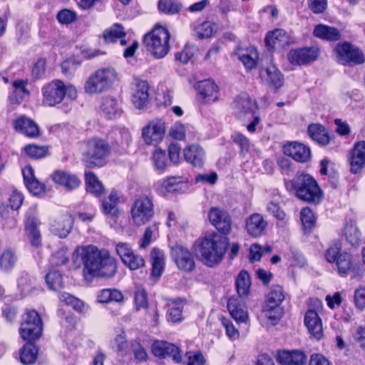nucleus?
<instances>
[{
	"instance_id": "nucleus-58",
	"label": "nucleus",
	"mask_w": 365,
	"mask_h": 365,
	"mask_svg": "<svg viewBox=\"0 0 365 365\" xmlns=\"http://www.w3.org/2000/svg\"><path fill=\"white\" fill-rule=\"evenodd\" d=\"M185 125L180 123H175L169 130V135L175 140H182L185 137Z\"/></svg>"
},
{
	"instance_id": "nucleus-60",
	"label": "nucleus",
	"mask_w": 365,
	"mask_h": 365,
	"mask_svg": "<svg viewBox=\"0 0 365 365\" xmlns=\"http://www.w3.org/2000/svg\"><path fill=\"white\" fill-rule=\"evenodd\" d=\"M195 48L193 46H185L184 49L176 54V59L182 63H187L194 56Z\"/></svg>"
},
{
	"instance_id": "nucleus-56",
	"label": "nucleus",
	"mask_w": 365,
	"mask_h": 365,
	"mask_svg": "<svg viewBox=\"0 0 365 365\" xmlns=\"http://www.w3.org/2000/svg\"><path fill=\"white\" fill-rule=\"evenodd\" d=\"M277 31H282V29H277L271 32H268L265 38V44L269 51L278 48L281 38L277 35Z\"/></svg>"
},
{
	"instance_id": "nucleus-36",
	"label": "nucleus",
	"mask_w": 365,
	"mask_h": 365,
	"mask_svg": "<svg viewBox=\"0 0 365 365\" xmlns=\"http://www.w3.org/2000/svg\"><path fill=\"white\" fill-rule=\"evenodd\" d=\"M101 110L109 118L115 117L120 112L117 100L111 96H106L102 98Z\"/></svg>"
},
{
	"instance_id": "nucleus-5",
	"label": "nucleus",
	"mask_w": 365,
	"mask_h": 365,
	"mask_svg": "<svg viewBox=\"0 0 365 365\" xmlns=\"http://www.w3.org/2000/svg\"><path fill=\"white\" fill-rule=\"evenodd\" d=\"M110 146L107 141L100 138H92L83 142L82 155L89 167L101 166L103 160L108 155Z\"/></svg>"
},
{
	"instance_id": "nucleus-4",
	"label": "nucleus",
	"mask_w": 365,
	"mask_h": 365,
	"mask_svg": "<svg viewBox=\"0 0 365 365\" xmlns=\"http://www.w3.org/2000/svg\"><path fill=\"white\" fill-rule=\"evenodd\" d=\"M170 33L165 28L156 26L145 35L143 43L147 50L157 58H163L170 50Z\"/></svg>"
},
{
	"instance_id": "nucleus-49",
	"label": "nucleus",
	"mask_w": 365,
	"mask_h": 365,
	"mask_svg": "<svg viewBox=\"0 0 365 365\" xmlns=\"http://www.w3.org/2000/svg\"><path fill=\"white\" fill-rule=\"evenodd\" d=\"M153 160L158 170H164L167 166V156L165 151L156 148L153 153Z\"/></svg>"
},
{
	"instance_id": "nucleus-61",
	"label": "nucleus",
	"mask_w": 365,
	"mask_h": 365,
	"mask_svg": "<svg viewBox=\"0 0 365 365\" xmlns=\"http://www.w3.org/2000/svg\"><path fill=\"white\" fill-rule=\"evenodd\" d=\"M76 18V13L69 9H63L57 14L58 21L64 24H68L73 22Z\"/></svg>"
},
{
	"instance_id": "nucleus-64",
	"label": "nucleus",
	"mask_w": 365,
	"mask_h": 365,
	"mask_svg": "<svg viewBox=\"0 0 365 365\" xmlns=\"http://www.w3.org/2000/svg\"><path fill=\"white\" fill-rule=\"evenodd\" d=\"M354 341L359 346L365 349V326H359L353 334Z\"/></svg>"
},
{
	"instance_id": "nucleus-10",
	"label": "nucleus",
	"mask_w": 365,
	"mask_h": 365,
	"mask_svg": "<svg viewBox=\"0 0 365 365\" xmlns=\"http://www.w3.org/2000/svg\"><path fill=\"white\" fill-rule=\"evenodd\" d=\"M152 199L145 195L138 197L130 209V220L133 225L142 226L148 222L154 215Z\"/></svg>"
},
{
	"instance_id": "nucleus-35",
	"label": "nucleus",
	"mask_w": 365,
	"mask_h": 365,
	"mask_svg": "<svg viewBox=\"0 0 365 365\" xmlns=\"http://www.w3.org/2000/svg\"><path fill=\"white\" fill-rule=\"evenodd\" d=\"M182 4L176 0H159L158 9L160 13L165 15H174L180 11Z\"/></svg>"
},
{
	"instance_id": "nucleus-1",
	"label": "nucleus",
	"mask_w": 365,
	"mask_h": 365,
	"mask_svg": "<svg viewBox=\"0 0 365 365\" xmlns=\"http://www.w3.org/2000/svg\"><path fill=\"white\" fill-rule=\"evenodd\" d=\"M83 263V274L86 280L94 277L110 279L118 269V262L108 250L95 245L78 247L74 252Z\"/></svg>"
},
{
	"instance_id": "nucleus-55",
	"label": "nucleus",
	"mask_w": 365,
	"mask_h": 365,
	"mask_svg": "<svg viewBox=\"0 0 365 365\" xmlns=\"http://www.w3.org/2000/svg\"><path fill=\"white\" fill-rule=\"evenodd\" d=\"M134 301L136 311L148 307L147 293L143 288H138L134 294Z\"/></svg>"
},
{
	"instance_id": "nucleus-27",
	"label": "nucleus",
	"mask_w": 365,
	"mask_h": 365,
	"mask_svg": "<svg viewBox=\"0 0 365 365\" xmlns=\"http://www.w3.org/2000/svg\"><path fill=\"white\" fill-rule=\"evenodd\" d=\"M185 160L195 167H202L205 160L203 149L198 145H191L184 149Z\"/></svg>"
},
{
	"instance_id": "nucleus-22",
	"label": "nucleus",
	"mask_w": 365,
	"mask_h": 365,
	"mask_svg": "<svg viewBox=\"0 0 365 365\" xmlns=\"http://www.w3.org/2000/svg\"><path fill=\"white\" fill-rule=\"evenodd\" d=\"M227 309L232 317L238 323L247 322L249 316L245 303L239 298L231 297L227 302Z\"/></svg>"
},
{
	"instance_id": "nucleus-48",
	"label": "nucleus",
	"mask_w": 365,
	"mask_h": 365,
	"mask_svg": "<svg viewBox=\"0 0 365 365\" xmlns=\"http://www.w3.org/2000/svg\"><path fill=\"white\" fill-rule=\"evenodd\" d=\"M215 24L210 21H205L195 28V33L198 38H210L213 35Z\"/></svg>"
},
{
	"instance_id": "nucleus-41",
	"label": "nucleus",
	"mask_w": 365,
	"mask_h": 365,
	"mask_svg": "<svg viewBox=\"0 0 365 365\" xmlns=\"http://www.w3.org/2000/svg\"><path fill=\"white\" fill-rule=\"evenodd\" d=\"M183 304L180 301H170L168 304V321L178 322L181 320Z\"/></svg>"
},
{
	"instance_id": "nucleus-43",
	"label": "nucleus",
	"mask_w": 365,
	"mask_h": 365,
	"mask_svg": "<svg viewBox=\"0 0 365 365\" xmlns=\"http://www.w3.org/2000/svg\"><path fill=\"white\" fill-rule=\"evenodd\" d=\"M162 187L167 192H180L186 187V183L181 177H170L163 181Z\"/></svg>"
},
{
	"instance_id": "nucleus-13",
	"label": "nucleus",
	"mask_w": 365,
	"mask_h": 365,
	"mask_svg": "<svg viewBox=\"0 0 365 365\" xmlns=\"http://www.w3.org/2000/svg\"><path fill=\"white\" fill-rule=\"evenodd\" d=\"M170 255L179 269L185 272H190L194 269L195 267L194 258L188 249L177 245L171 248Z\"/></svg>"
},
{
	"instance_id": "nucleus-52",
	"label": "nucleus",
	"mask_w": 365,
	"mask_h": 365,
	"mask_svg": "<svg viewBox=\"0 0 365 365\" xmlns=\"http://www.w3.org/2000/svg\"><path fill=\"white\" fill-rule=\"evenodd\" d=\"M123 262L131 270L138 269L143 267L145 264L144 259L141 256L135 254L134 252Z\"/></svg>"
},
{
	"instance_id": "nucleus-8",
	"label": "nucleus",
	"mask_w": 365,
	"mask_h": 365,
	"mask_svg": "<svg viewBox=\"0 0 365 365\" xmlns=\"http://www.w3.org/2000/svg\"><path fill=\"white\" fill-rule=\"evenodd\" d=\"M43 331V322L35 310H26L23 316L19 329L21 338L24 341H36L38 339Z\"/></svg>"
},
{
	"instance_id": "nucleus-15",
	"label": "nucleus",
	"mask_w": 365,
	"mask_h": 365,
	"mask_svg": "<svg viewBox=\"0 0 365 365\" xmlns=\"http://www.w3.org/2000/svg\"><path fill=\"white\" fill-rule=\"evenodd\" d=\"M209 220L220 232L227 234L231 230L232 220L228 212L217 207L210 208Z\"/></svg>"
},
{
	"instance_id": "nucleus-21",
	"label": "nucleus",
	"mask_w": 365,
	"mask_h": 365,
	"mask_svg": "<svg viewBox=\"0 0 365 365\" xmlns=\"http://www.w3.org/2000/svg\"><path fill=\"white\" fill-rule=\"evenodd\" d=\"M351 172L356 174L359 173L365 165V141L357 142L352 150L349 159Z\"/></svg>"
},
{
	"instance_id": "nucleus-29",
	"label": "nucleus",
	"mask_w": 365,
	"mask_h": 365,
	"mask_svg": "<svg viewBox=\"0 0 365 365\" xmlns=\"http://www.w3.org/2000/svg\"><path fill=\"white\" fill-rule=\"evenodd\" d=\"M313 35L328 41H336L341 38V33L337 29L321 24L315 26Z\"/></svg>"
},
{
	"instance_id": "nucleus-23",
	"label": "nucleus",
	"mask_w": 365,
	"mask_h": 365,
	"mask_svg": "<svg viewBox=\"0 0 365 365\" xmlns=\"http://www.w3.org/2000/svg\"><path fill=\"white\" fill-rule=\"evenodd\" d=\"M51 178L55 183L64 187L68 190H74L81 184V180L76 175L62 170L55 171L51 175Z\"/></svg>"
},
{
	"instance_id": "nucleus-34",
	"label": "nucleus",
	"mask_w": 365,
	"mask_h": 365,
	"mask_svg": "<svg viewBox=\"0 0 365 365\" xmlns=\"http://www.w3.org/2000/svg\"><path fill=\"white\" fill-rule=\"evenodd\" d=\"M250 277L249 273L245 271H241L235 280V286L237 294L240 297H246L249 292L250 287Z\"/></svg>"
},
{
	"instance_id": "nucleus-30",
	"label": "nucleus",
	"mask_w": 365,
	"mask_h": 365,
	"mask_svg": "<svg viewBox=\"0 0 365 365\" xmlns=\"http://www.w3.org/2000/svg\"><path fill=\"white\" fill-rule=\"evenodd\" d=\"M198 90L206 103L214 102L217 99V86L210 79L200 81Z\"/></svg>"
},
{
	"instance_id": "nucleus-11",
	"label": "nucleus",
	"mask_w": 365,
	"mask_h": 365,
	"mask_svg": "<svg viewBox=\"0 0 365 365\" xmlns=\"http://www.w3.org/2000/svg\"><path fill=\"white\" fill-rule=\"evenodd\" d=\"M322 197V190L311 175L302 174L298 176V198L309 202L319 203Z\"/></svg>"
},
{
	"instance_id": "nucleus-40",
	"label": "nucleus",
	"mask_w": 365,
	"mask_h": 365,
	"mask_svg": "<svg viewBox=\"0 0 365 365\" xmlns=\"http://www.w3.org/2000/svg\"><path fill=\"white\" fill-rule=\"evenodd\" d=\"M336 264L339 273L341 275H346L352 269V257L346 252H342L340 254Z\"/></svg>"
},
{
	"instance_id": "nucleus-50",
	"label": "nucleus",
	"mask_w": 365,
	"mask_h": 365,
	"mask_svg": "<svg viewBox=\"0 0 365 365\" xmlns=\"http://www.w3.org/2000/svg\"><path fill=\"white\" fill-rule=\"evenodd\" d=\"M16 260L14 253L11 250H6L0 257V267L4 270H9L14 266Z\"/></svg>"
},
{
	"instance_id": "nucleus-25",
	"label": "nucleus",
	"mask_w": 365,
	"mask_h": 365,
	"mask_svg": "<svg viewBox=\"0 0 365 365\" xmlns=\"http://www.w3.org/2000/svg\"><path fill=\"white\" fill-rule=\"evenodd\" d=\"M39 222L36 217H29L25 222V231L30 244L33 247H38L41 245V237L38 229Z\"/></svg>"
},
{
	"instance_id": "nucleus-2",
	"label": "nucleus",
	"mask_w": 365,
	"mask_h": 365,
	"mask_svg": "<svg viewBox=\"0 0 365 365\" xmlns=\"http://www.w3.org/2000/svg\"><path fill=\"white\" fill-rule=\"evenodd\" d=\"M229 242L227 237L212 233L199 238L193 245V252L197 258L205 266H217L227 252Z\"/></svg>"
},
{
	"instance_id": "nucleus-26",
	"label": "nucleus",
	"mask_w": 365,
	"mask_h": 365,
	"mask_svg": "<svg viewBox=\"0 0 365 365\" xmlns=\"http://www.w3.org/2000/svg\"><path fill=\"white\" fill-rule=\"evenodd\" d=\"M73 224V219L71 215L65 214L57 219L52 225L51 230L53 234L61 238H64L70 233Z\"/></svg>"
},
{
	"instance_id": "nucleus-24",
	"label": "nucleus",
	"mask_w": 365,
	"mask_h": 365,
	"mask_svg": "<svg viewBox=\"0 0 365 365\" xmlns=\"http://www.w3.org/2000/svg\"><path fill=\"white\" fill-rule=\"evenodd\" d=\"M307 134L320 145H327L331 140L328 130L319 123H312L307 128Z\"/></svg>"
},
{
	"instance_id": "nucleus-20",
	"label": "nucleus",
	"mask_w": 365,
	"mask_h": 365,
	"mask_svg": "<svg viewBox=\"0 0 365 365\" xmlns=\"http://www.w3.org/2000/svg\"><path fill=\"white\" fill-rule=\"evenodd\" d=\"M304 324L312 337L320 340L323 337L322 322L318 313L307 312L304 316Z\"/></svg>"
},
{
	"instance_id": "nucleus-59",
	"label": "nucleus",
	"mask_w": 365,
	"mask_h": 365,
	"mask_svg": "<svg viewBox=\"0 0 365 365\" xmlns=\"http://www.w3.org/2000/svg\"><path fill=\"white\" fill-rule=\"evenodd\" d=\"M308 6L314 14H322L327 8V0H308Z\"/></svg>"
},
{
	"instance_id": "nucleus-57",
	"label": "nucleus",
	"mask_w": 365,
	"mask_h": 365,
	"mask_svg": "<svg viewBox=\"0 0 365 365\" xmlns=\"http://www.w3.org/2000/svg\"><path fill=\"white\" fill-rule=\"evenodd\" d=\"M130 346L136 360L138 361H145L148 359V353L139 341L136 340L133 341Z\"/></svg>"
},
{
	"instance_id": "nucleus-37",
	"label": "nucleus",
	"mask_w": 365,
	"mask_h": 365,
	"mask_svg": "<svg viewBox=\"0 0 365 365\" xmlns=\"http://www.w3.org/2000/svg\"><path fill=\"white\" fill-rule=\"evenodd\" d=\"M319 49L317 47H305L298 50V64L309 63L317 59Z\"/></svg>"
},
{
	"instance_id": "nucleus-7",
	"label": "nucleus",
	"mask_w": 365,
	"mask_h": 365,
	"mask_svg": "<svg viewBox=\"0 0 365 365\" xmlns=\"http://www.w3.org/2000/svg\"><path fill=\"white\" fill-rule=\"evenodd\" d=\"M232 109L235 115L239 119H250L253 118L252 121L247 125V128L250 132H255L257 125L259 123L260 118L256 115L257 106L255 101L247 93L240 94L232 103Z\"/></svg>"
},
{
	"instance_id": "nucleus-39",
	"label": "nucleus",
	"mask_w": 365,
	"mask_h": 365,
	"mask_svg": "<svg viewBox=\"0 0 365 365\" xmlns=\"http://www.w3.org/2000/svg\"><path fill=\"white\" fill-rule=\"evenodd\" d=\"M344 235L346 241L351 245H358L360 241L361 233L354 222L350 221L345 225Z\"/></svg>"
},
{
	"instance_id": "nucleus-18",
	"label": "nucleus",
	"mask_w": 365,
	"mask_h": 365,
	"mask_svg": "<svg viewBox=\"0 0 365 365\" xmlns=\"http://www.w3.org/2000/svg\"><path fill=\"white\" fill-rule=\"evenodd\" d=\"M132 101L138 109L144 108L149 101V84L148 81L136 78L132 95Z\"/></svg>"
},
{
	"instance_id": "nucleus-38",
	"label": "nucleus",
	"mask_w": 365,
	"mask_h": 365,
	"mask_svg": "<svg viewBox=\"0 0 365 365\" xmlns=\"http://www.w3.org/2000/svg\"><path fill=\"white\" fill-rule=\"evenodd\" d=\"M119 202L117 193L112 192L108 199L102 202V208L104 214L111 217H115L118 215V203Z\"/></svg>"
},
{
	"instance_id": "nucleus-51",
	"label": "nucleus",
	"mask_w": 365,
	"mask_h": 365,
	"mask_svg": "<svg viewBox=\"0 0 365 365\" xmlns=\"http://www.w3.org/2000/svg\"><path fill=\"white\" fill-rule=\"evenodd\" d=\"M51 262L53 266H61L68 262L67 248L62 247L56 251L51 257Z\"/></svg>"
},
{
	"instance_id": "nucleus-3",
	"label": "nucleus",
	"mask_w": 365,
	"mask_h": 365,
	"mask_svg": "<svg viewBox=\"0 0 365 365\" xmlns=\"http://www.w3.org/2000/svg\"><path fill=\"white\" fill-rule=\"evenodd\" d=\"M118 79V73L111 66L100 68L93 72L84 83L87 94H100L108 91Z\"/></svg>"
},
{
	"instance_id": "nucleus-47",
	"label": "nucleus",
	"mask_w": 365,
	"mask_h": 365,
	"mask_svg": "<svg viewBox=\"0 0 365 365\" xmlns=\"http://www.w3.org/2000/svg\"><path fill=\"white\" fill-rule=\"evenodd\" d=\"M46 282L52 290H58L63 287V278L58 271H51L46 276Z\"/></svg>"
},
{
	"instance_id": "nucleus-16",
	"label": "nucleus",
	"mask_w": 365,
	"mask_h": 365,
	"mask_svg": "<svg viewBox=\"0 0 365 365\" xmlns=\"http://www.w3.org/2000/svg\"><path fill=\"white\" fill-rule=\"evenodd\" d=\"M262 81L274 91L278 90L284 84V77L279 70L273 64L262 67L259 70Z\"/></svg>"
},
{
	"instance_id": "nucleus-28",
	"label": "nucleus",
	"mask_w": 365,
	"mask_h": 365,
	"mask_svg": "<svg viewBox=\"0 0 365 365\" xmlns=\"http://www.w3.org/2000/svg\"><path fill=\"white\" fill-rule=\"evenodd\" d=\"M14 128L29 137H36L39 135L38 125L29 118L21 116L14 121Z\"/></svg>"
},
{
	"instance_id": "nucleus-31",
	"label": "nucleus",
	"mask_w": 365,
	"mask_h": 365,
	"mask_svg": "<svg viewBox=\"0 0 365 365\" xmlns=\"http://www.w3.org/2000/svg\"><path fill=\"white\" fill-rule=\"evenodd\" d=\"M150 262L152 264L151 275L158 278L164 270L165 256L163 251L157 248L153 249L150 252Z\"/></svg>"
},
{
	"instance_id": "nucleus-44",
	"label": "nucleus",
	"mask_w": 365,
	"mask_h": 365,
	"mask_svg": "<svg viewBox=\"0 0 365 365\" xmlns=\"http://www.w3.org/2000/svg\"><path fill=\"white\" fill-rule=\"evenodd\" d=\"M277 361L281 365H297V351L284 349L278 351Z\"/></svg>"
},
{
	"instance_id": "nucleus-63",
	"label": "nucleus",
	"mask_w": 365,
	"mask_h": 365,
	"mask_svg": "<svg viewBox=\"0 0 365 365\" xmlns=\"http://www.w3.org/2000/svg\"><path fill=\"white\" fill-rule=\"evenodd\" d=\"M186 356L188 359L187 365H204L205 359L200 352L187 351Z\"/></svg>"
},
{
	"instance_id": "nucleus-42",
	"label": "nucleus",
	"mask_w": 365,
	"mask_h": 365,
	"mask_svg": "<svg viewBox=\"0 0 365 365\" xmlns=\"http://www.w3.org/2000/svg\"><path fill=\"white\" fill-rule=\"evenodd\" d=\"M125 36V32L122 25L115 24L103 33V38L106 43L115 41L118 38H121Z\"/></svg>"
},
{
	"instance_id": "nucleus-17",
	"label": "nucleus",
	"mask_w": 365,
	"mask_h": 365,
	"mask_svg": "<svg viewBox=\"0 0 365 365\" xmlns=\"http://www.w3.org/2000/svg\"><path fill=\"white\" fill-rule=\"evenodd\" d=\"M268 222L259 213H253L245 219V229L247 233L255 238L261 237L267 230Z\"/></svg>"
},
{
	"instance_id": "nucleus-53",
	"label": "nucleus",
	"mask_w": 365,
	"mask_h": 365,
	"mask_svg": "<svg viewBox=\"0 0 365 365\" xmlns=\"http://www.w3.org/2000/svg\"><path fill=\"white\" fill-rule=\"evenodd\" d=\"M24 150L29 156L34 158H43L47 153V148L45 146H38L34 144L25 146Z\"/></svg>"
},
{
	"instance_id": "nucleus-6",
	"label": "nucleus",
	"mask_w": 365,
	"mask_h": 365,
	"mask_svg": "<svg viewBox=\"0 0 365 365\" xmlns=\"http://www.w3.org/2000/svg\"><path fill=\"white\" fill-rule=\"evenodd\" d=\"M43 104L54 106L67 96L71 99L77 96V91L72 85L66 86L62 81L54 80L42 88Z\"/></svg>"
},
{
	"instance_id": "nucleus-12",
	"label": "nucleus",
	"mask_w": 365,
	"mask_h": 365,
	"mask_svg": "<svg viewBox=\"0 0 365 365\" xmlns=\"http://www.w3.org/2000/svg\"><path fill=\"white\" fill-rule=\"evenodd\" d=\"M335 51L338 61L343 65L361 64L364 61L363 53L347 42L337 44Z\"/></svg>"
},
{
	"instance_id": "nucleus-19",
	"label": "nucleus",
	"mask_w": 365,
	"mask_h": 365,
	"mask_svg": "<svg viewBox=\"0 0 365 365\" xmlns=\"http://www.w3.org/2000/svg\"><path fill=\"white\" fill-rule=\"evenodd\" d=\"M153 354L160 358L171 357L175 361H181L180 349L175 344L165 341H155L152 345Z\"/></svg>"
},
{
	"instance_id": "nucleus-45",
	"label": "nucleus",
	"mask_w": 365,
	"mask_h": 365,
	"mask_svg": "<svg viewBox=\"0 0 365 365\" xmlns=\"http://www.w3.org/2000/svg\"><path fill=\"white\" fill-rule=\"evenodd\" d=\"M300 219L305 232L310 231L314 225V216L309 207H304L300 212Z\"/></svg>"
},
{
	"instance_id": "nucleus-54",
	"label": "nucleus",
	"mask_w": 365,
	"mask_h": 365,
	"mask_svg": "<svg viewBox=\"0 0 365 365\" xmlns=\"http://www.w3.org/2000/svg\"><path fill=\"white\" fill-rule=\"evenodd\" d=\"M60 299L66 304L72 306L78 312H81L84 307V304L81 300L68 293H63L60 297Z\"/></svg>"
},
{
	"instance_id": "nucleus-62",
	"label": "nucleus",
	"mask_w": 365,
	"mask_h": 365,
	"mask_svg": "<svg viewBox=\"0 0 365 365\" xmlns=\"http://www.w3.org/2000/svg\"><path fill=\"white\" fill-rule=\"evenodd\" d=\"M26 186L34 195H38L45 192V185L41 183L36 178L27 182Z\"/></svg>"
},
{
	"instance_id": "nucleus-14",
	"label": "nucleus",
	"mask_w": 365,
	"mask_h": 365,
	"mask_svg": "<svg viewBox=\"0 0 365 365\" xmlns=\"http://www.w3.org/2000/svg\"><path fill=\"white\" fill-rule=\"evenodd\" d=\"M165 123L160 119L151 120L143 128L142 135L148 145H157L165 135Z\"/></svg>"
},
{
	"instance_id": "nucleus-33",
	"label": "nucleus",
	"mask_w": 365,
	"mask_h": 365,
	"mask_svg": "<svg viewBox=\"0 0 365 365\" xmlns=\"http://www.w3.org/2000/svg\"><path fill=\"white\" fill-rule=\"evenodd\" d=\"M38 353V349L34 344H26L20 350L21 362L25 365L34 364L37 359Z\"/></svg>"
},
{
	"instance_id": "nucleus-46",
	"label": "nucleus",
	"mask_w": 365,
	"mask_h": 365,
	"mask_svg": "<svg viewBox=\"0 0 365 365\" xmlns=\"http://www.w3.org/2000/svg\"><path fill=\"white\" fill-rule=\"evenodd\" d=\"M235 55L238 56V59L243 63L247 69L251 70L256 67L257 53L255 49L250 50L249 53L247 52L242 53H235Z\"/></svg>"
},
{
	"instance_id": "nucleus-9",
	"label": "nucleus",
	"mask_w": 365,
	"mask_h": 365,
	"mask_svg": "<svg viewBox=\"0 0 365 365\" xmlns=\"http://www.w3.org/2000/svg\"><path fill=\"white\" fill-rule=\"evenodd\" d=\"M284 297V290L279 285L273 286L267 294L263 311L272 324H275L284 314V309L281 307V304Z\"/></svg>"
},
{
	"instance_id": "nucleus-32",
	"label": "nucleus",
	"mask_w": 365,
	"mask_h": 365,
	"mask_svg": "<svg viewBox=\"0 0 365 365\" xmlns=\"http://www.w3.org/2000/svg\"><path fill=\"white\" fill-rule=\"evenodd\" d=\"M86 184L87 191L96 197H99L104 192L103 184L92 172L86 173Z\"/></svg>"
}]
</instances>
